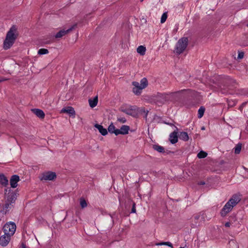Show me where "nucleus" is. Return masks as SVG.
<instances>
[{"label": "nucleus", "instance_id": "obj_38", "mask_svg": "<svg viewBox=\"0 0 248 248\" xmlns=\"http://www.w3.org/2000/svg\"><path fill=\"white\" fill-rule=\"evenodd\" d=\"M244 53L242 51L239 52L237 58L238 59H241L244 57Z\"/></svg>", "mask_w": 248, "mask_h": 248}, {"label": "nucleus", "instance_id": "obj_31", "mask_svg": "<svg viewBox=\"0 0 248 248\" xmlns=\"http://www.w3.org/2000/svg\"><path fill=\"white\" fill-rule=\"evenodd\" d=\"M140 109H142V110L139 111V114H144L143 117L146 120L147 119V115H148V110H146L144 108H140Z\"/></svg>", "mask_w": 248, "mask_h": 248}, {"label": "nucleus", "instance_id": "obj_39", "mask_svg": "<svg viewBox=\"0 0 248 248\" xmlns=\"http://www.w3.org/2000/svg\"><path fill=\"white\" fill-rule=\"evenodd\" d=\"M136 204L135 202H133L132 205V208L131 209V213H136Z\"/></svg>", "mask_w": 248, "mask_h": 248}, {"label": "nucleus", "instance_id": "obj_14", "mask_svg": "<svg viewBox=\"0 0 248 248\" xmlns=\"http://www.w3.org/2000/svg\"><path fill=\"white\" fill-rule=\"evenodd\" d=\"M13 206V204H11L9 202H5L0 212L3 214L6 215Z\"/></svg>", "mask_w": 248, "mask_h": 248}, {"label": "nucleus", "instance_id": "obj_32", "mask_svg": "<svg viewBox=\"0 0 248 248\" xmlns=\"http://www.w3.org/2000/svg\"><path fill=\"white\" fill-rule=\"evenodd\" d=\"M142 88H133V92L136 95H140L141 93V91L142 90Z\"/></svg>", "mask_w": 248, "mask_h": 248}, {"label": "nucleus", "instance_id": "obj_27", "mask_svg": "<svg viewBox=\"0 0 248 248\" xmlns=\"http://www.w3.org/2000/svg\"><path fill=\"white\" fill-rule=\"evenodd\" d=\"M141 87L143 89L148 86V81L146 78H143L140 80Z\"/></svg>", "mask_w": 248, "mask_h": 248}, {"label": "nucleus", "instance_id": "obj_52", "mask_svg": "<svg viewBox=\"0 0 248 248\" xmlns=\"http://www.w3.org/2000/svg\"><path fill=\"white\" fill-rule=\"evenodd\" d=\"M179 248H184V247H180Z\"/></svg>", "mask_w": 248, "mask_h": 248}, {"label": "nucleus", "instance_id": "obj_50", "mask_svg": "<svg viewBox=\"0 0 248 248\" xmlns=\"http://www.w3.org/2000/svg\"><path fill=\"white\" fill-rule=\"evenodd\" d=\"M186 43H187V46L188 45V39L187 38V42H186Z\"/></svg>", "mask_w": 248, "mask_h": 248}, {"label": "nucleus", "instance_id": "obj_36", "mask_svg": "<svg viewBox=\"0 0 248 248\" xmlns=\"http://www.w3.org/2000/svg\"><path fill=\"white\" fill-rule=\"evenodd\" d=\"M117 121L121 123H125L126 122V120L124 117H117Z\"/></svg>", "mask_w": 248, "mask_h": 248}, {"label": "nucleus", "instance_id": "obj_51", "mask_svg": "<svg viewBox=\"0 0 248 248\" xmlns=\"http://www.w3.org/2000/svg\"><path fill=\"white\" fill-rule=\"evenodd\" d=\"M230 243H234V241H232L231 242H230Z\"/></svg>", "mask_w": 248, "mask_h": 248}, {"label": "nucleus", "instance_id": "obj_47", "mask_svg": "<svg viewBox=\"0 0 248 248\" xmlns=\"http://www.w3.org/2000/svg\"><path fill=\"white\" fill-rule=\"evenodd\" d=\"M182 134L184 135L185 136V137H186V132H184Z\"/></svg>", "mask_w": 248, "mask_h": 248}, {"label": "nucleus", "instance_id": "obj_7", "mask_svg": "<svg viewBox=\"0 0 248 248\" xmlns=\"http://www.w3.org/2000/svg\"><path fill=\"white\" fill-rule=\"evenodd\" d=\"M191 226L192 228H195L200 225V222L204 221V216L203 214L202 216L196 215L191 218Z\"/></svg>", "mask_w": 248, "mask_h": 248}, {"label": "nucleus", "instance_id": "obj_25", "mask_svg": "<svg viewBox=\"0 0 248 248\" xmlns=\"http://www.w3.org/2000/svg\"><path fill=\"white\" fill-rule=\"evenodd\" d=\"M153 148L154 150L157 151L159 153H165V149L163 146H160L158 144H154L153 145Z\"/></svg>", "mask_w": 248, "mask_h": 248}, {"label": "nucleus", "instance_id": "obj_49", "mask_svg": "<svg viewBox=\"0 0 248 248\" xmlns=\"http://www.w3.org/2000/svg\"><path fill=\"white\" fill-rule=\"evenodd\" d=\"M204 129H205V128H204V126H203V127H202V130H204Z\"/></svg>", "mask_w": 248, "mask_h": 248}, {"label": "nucleus", "instance_id": "obj_30", "mask_svg": "<svg viewBox=\"0 0 248 248\" xmlns=\"http://www.w3.org/2000/svg\"><path fill=\"white\" fill-rule=\"evenodd\" d=\"M241 148L242 144L240 143H238L234 148V153L235 154H239L241 151Z\"/></svg>", "mask_w": 248, "mask_h": 248}, {"label": "nucleus", "instance_id": "obj_3", "mask_svg": "<svg viewBox=\"0 0 248 248\" xmlns=\"http://www.w3.org/2000/svg\"><path fill=\"white\" fill-rule=\"evenodd\" d=\"M218 84V86L220 88L221 93H226V92L224 87L226 86L230 87L231 85H232V86H234V85L236 84V81L227 77L220 79Z\"/></svg>", "mask_w": 248, "mask_h": 248}, {"label": "nucleus", "instance_id": "obj_5", "mask_svg": "<svg viewBox=\"0 0 248 248\" xmlns=\"http://www.w3.org/2000/svg\"><path fill=\"white\" fill-rule=\"evenodd\" d=\"M3 230L5 234L13 236L16 230V225L14 222L6 223L3 227Z\"/></svg>", "mask_w": 248, "mask_h": 248}, {"label": "nucleus", "instance_id": "obj_46", "mask_svg": "<svg viewBox=\"0 0 248 248\" xmlns=\"http://www.w3.org/2000/svg\"><path fill=\"white\" fill-rule=\"evenodd\" d=\"M164 123L168 125H173V124L164 121Z\"/></svg>", "mask_w": 248, "mask_h": 248}, {"label": "nucleus", "instance_id": "obj_22", "mask_svg": "<svg viewBox=\"0 0 248 248\" xmlns=\"http://www.w3.org/2000/svg\"><path fill=\"white\" fill-rule=\"evenodd\" d=\"M16 195L14 193H12L10 195H9L7 197V199L6 202H9L11 204H13L15 203L16 200Z\"/></svg>", "mask_w": 248, "mask_h": 248}, {"label": "nucleus", "instance_id": "obj_34", "mask_svg": "<svg viewBox=\"0 0 248 248\" xmlns=\"http://www.w3.org/2000/svg\"><path fill=\"white\" fill-rule=\"evenodd\" d=\"M49 51L47 49L41 48L38 51V54L39 55H44L48 53Z\"/></svg>", "mask_w": 248, "mask_h": 248}, {"label": "nucleus", "instance_id": "obj_42", "mask_svg": "<svg viewBox=\"0 0 248 248\" xmlns=\"http://www.w3.org/2000/svg\"><path fill=\"white\" fill-rule=\"evenodd\" d=\"M231 223L230 221L227 222L225 224V226L226 227H229L230 226Z\"/></svg>", "mask_w": 248, "mask_h": 248}, {"label": "nucleus", "instance_id": "obj_6", "mask_svg": "<svg viewBox=\"0 0 248 248\" xmlns=\"http://www.w3.org/2000/svg\"><path fill=\"white\" fill-rule=\"evenodd\" d=\"M186 48V37H183L179 39L177 43L174 52L177 54H180Z\"/></svg>", "mask_w": 248, "mask_h": 248}, {"label": "nucleus", "instance_id": "obj_11", "mask_svg": "<svg viewBox=\"0 0 248 248\" xmlns=\"http://www.w3.org/2000/svg\"><path fill=\"white\" fill-rule=\"evenodd\" d=\"M11 236L7 234H5L1 236L0 237V245L2 247H6L9 243L11 240Z\"/></svg>", "mask_w": 248, "mask_h": 248}, {"label": "nucleus", "instance_id": "obj_28", "mask_svg": "<svg viewBox=\"0 0 248 248\" xmlns=\"http://www.w3.org/2000/svg\"><path fill=\"white\" fill-rule=\"evenodd\" d=\"M205 108L203 106H201L198 110V118H201L204 113L205 111Z\"/></svg>", "mask_w": 248, "mask_h": 248}, {"label": "nucleus", "instance_id": "obj_21", "mask_svg": "<svg viewBox=\"0 0 248 248\" xmlns=\"http://www.w3.org/2000/svg\"><path fill=\"white\" fill-rule=\"evenodd\" d=\"M167 246L171 248H173L172 244L170 242H163L160 243H152L150 246Z\"/></svg>", "mask_w": 248, "mask_h": 248}, {"label": "nucleus", "instance_id": "obj_12", "mask_svg": "<svg viewBox=\"0 0 248 248\" xmlns=\"http://www.w3.org/2000/svg\"><path fill=\"white\" fill-rule=\"evenodd\" d=\"M20 180L19 177L17 175H12L10 180V183L11 187L16 188L17 186V182Z\"/></svg>", "mask_w": 248, "mask_h": 248}, {"label": "nucleus", "instance_id": "obj_26", "mask_svg": "<svg viewBox=\"0 0 248 248\" xmlns=\"http://www.w3.org/2000/svg\"><path fill=\"white\" fill-rule=\"evenodd\" d=\"M146 47L143 46H138L137 49V51L140 55L143 56L145 54L146 51Z\"/></svg>", "mask_w": 248, "mask_h": 248}, {"label": "nucleus", "instance_id": "obj_44", "mask_svg": "<svg viewBox=\"0 0 248 248\" xmlns=\"http://www.w3.org/2000/svg\"><path fill=\"white\" fill-rule=\"evenodd\" d=\"M7 79L4 78H0V82L7 80Z\"/></svg>", "mask_w": 248, "mask_h": 248}, {"label": "nucleus", "instance_id": "obj_53", "mask_svg": "<svg viewBox=\"0 0 248 248\" xmlns=\"http://www.w3.org/2000/svg\"><path fill=\"white\" fill-rule=\"evenodd\" d=\"M189 91V90H187V93Z\"/></svg>", "mask_w": 248, "mask_h": 248}, {"label": "nucleus", "instance_id": "obj_41", "mask_svg": "<svg viewBox=\"0 0 248 248\" xmlns=\"http://www.w3.org/2000/svg\"><path fill=\"white\" fill-rule=\"evenodd\" d=\"M228 105L231 107L233 106L235 104L233 101H232V102H231V101H228Z\"/></svg>", "mask_w": 248, "mask_h": 248}, {"label": "nucleus", "instance_id": "obj_48", "mask_svg": "<svg viewBox=\"0 0 248 248\" xmlns=\"http://www.w3.org/2000/svg\"><path fill=\"white\" fill-rule=\"evenodd\" d=\"M186 137H187V141L189 140V137L188 136V134H187V136H186Z\"/></svg>", "mask_w": 248, "mask_h": 248}, {"label": "nucleus", "instance_id": "obj_55", "mask_svg": "<svg viewBox=\"0 0 248 248\" xmlns=\"http://www.w3.org/2000/svg\"><path fill=\"white\" fill-rule=\"evenodd\" d=\"M247 26L248 27V24H247Z\"/></svg>", "mask_w": 248, "mask_h": 248}, {"label": "nucleus", "instance_id": "obj_43", "mask_svg": "<svg viewBox=\"0 0 248 248\" xmlns=\"http://www.w3.org/2000/svg\"><path fill=\"white\" fill-rule=\"evenodd\" d=\"M205 182L204 181H200L198 183L199 185H205Z\"/></svg>", "mask_w": 248, "mask_h": 248}, {"label": "nucleus", "instance_id": "obj_13", "mask_svg": "<svg viewBox=\"0 0 248 248\" xmlns=\"http://www.w3.org/2000/svg\"><path fill=\"white\" fill-rule=\"evenodd\" d=\"M130 129V127L128 125H123L120 129H118L117 132V136L119 134L126 135L128 133V131Z\"/></svg>", "mask_w": 248, "mask_h": 248}, {"label": "nucleus", "instance_id": "obj_4", "mask_svg": "<svg viewBox=\"0 0 248 248\" xmlns=\"http://www.w3.org/2000/svg\"><path fill=\"white\" fill-rule=\"evenodd\" d=\"M120 110L125 114L130 115L133 117L137 118L139 115V111L142 109H140L139 108L135 106H129L128 108H124L121 107Z\"/></svg>", "mask_w": 248, "mask_h": 248}, {"label": "nucleus", "instance_id": "obj_37", "mask_svg": "<svg viewBox=\"0 0 248 248\" xmlns=\"http://www.w3.org/2000/svg\"><path fill=\"white\" fill-rule=\"evenodd\" d=\"M132 85L134 86V88H141L140 84L138 82L133 81L132 82Z\"/></svg>", "mask_w": 248, "mask_h": 248}, {"label": "nucleus", "instance_id": "obj_15", "mask_svg": "<svg viewBox=\"0 0 248 248\" xmlns=\"http://www.w3.org/2000/svg\"><path fill=\"white\" fill-rule=\"evenodd\" d=\"M241 201V198L239 196L234 194L232 197L229 200L228 202H229V203L233 205V207L235 206L240 201Z\"/></svg>", "mask_w": 248, "mask_h": 248}, {"label": "nucleus", "instance_id": "obj_10", "mask_svg": "<svg viewBox=\"0 0 248 248\" xmlns=\"http://www.w3.org/2000/svg\"><path fill=\"white\" fill-rule=\"evenodd\" d=\"M76 26L77 25L75 24L67 30H62L60 31L58 33L56 34L55 37L56 38H60L62 37V36L69 33L70 31H72L76 27Z\"/></svg>", "mask_w": 248, "mask_h": 248}, {"label": "nucleus", "instance_id": "obj_19", "mask_svg": "<svg viewBox=\"0 0 248 248\" xmlns=\"http://www.w3.org/2000/svg\"><path fill=\"white\" fill-rule=\"evenodd\" d=\"M94 126L98 130L99 132L103 136H106L108 134V131L107 129L104 128L102 125L99 124H95Z\"/></svg>", "mask_w": 248, "mask_h": 248}, {"label": "nucleus", "instance_id": "obj_16", "mask_svg": "<svg viewBox=\"0 0 248 248\" xmlns=\"http://www.w3.org/2000/svg\"><path fill=\"white\" fill-rule=\"evenodd\" d=\"M31 111L40 119H44L45 116L44 111L39 108H33Z\"/></svg>", "mask_w": 248, "mask_h": 248}, {"label": "nucleus", "instance_id": "obj_24", "mask_svg": "<svg viewBox=\"0 0 248 248\" xmlns=\"http://www.w3.org/2000/svg\"><path fill=\"white\" fill-rule=\"evenodd\" d=\"M108 131L111 134H114L116 136H117V131L118 129H116L113 124L111 123L108 127Z\"/></svg>", "mask_w": 248, "mask_h": 248}, {"label": "nucleus", "instance_id": "obj_1", "mask_svg": "<svg viewBox=\"0 0 248 248\" xmlns=\"http://www.w3.org/2000/svg\"><path fill=\"white\" fill-rule=\"evenodd\" d=\"M16 29L15 26H13L7 32L6 38L3 42V48L5 50L9 49L14 44L17 35L15 34Z\"/></svg>", "mask_w": 248, "mask_h": 248}, {"label": "nucleus", "instance_id": "obj_17", "mask_svg": "<svg viewBox=\"0 0 248 248\" xmlns=\"http://www.w3.org/2000/svg\"><path fill=\"white\" fill-rule=\"evenodd\" d=\"M170 141L172 144L176 143L178 141L177 132L173 131L170 135Z\"/></svg>", "mask_w": 248, "mask_h": 248}, {"label": "nucleus", "instance_id": "obj_33", "mask_svg": "<svg viewBox=\"0 0 248 248\" xmlns=\"http://www.w3.org/2000/svg\"><path fill=\"white\" fill-rule=\"evenodd\" d=\"M80 205L82 208H85L87 206V203L85 200L83 198L80 199Z\"/></svg>", "mask_w": 248, "mask_h": 248}, {"label": "nucleus", "instance_id": "obj_9", "mask_svg": "<svg viewBox=\"0 0 248 248\" xmlns=\"http://www.w3.org/2000/svg\"><path fill=\"white\" fill-rule=\"evenodd\" d=\"M232 208L233 205L230 204L229 202H227L220 211L221 216L222 217H225L228 213L232 211Z\"/></svg>", "mask_w": 248, "mask_h": 248}, {"label": "nucleus", "instance_id": "obj_35", "mask_svg": "<svg viewBox=\"0 0 248 248\" xmlns=\"http://www.w3.org/2000/svg\"><path fill=\"white\" fill-rule=\"evenodd\" d=\"M167 18V13H164L161 17V20L160 22L161 23H164Z\"/></svg>", "mask_w": 248, "mask_h": 248}, {"label": "nucleus", "instance_id": "obj_45", "mask_svg": "<svg viewBox=\"0 0 248 248\" xmlns=\"http://www.w3.org/2000/svg\"><path fill=\"white\" fill-rule=\"evenodd\" d=\"M21 248H26V245L25 243H22L21 245Z\"/></svg>", "mask_w": 248, "mask_h": 248}, {"label": "nucleus", "instance_id": "obj_20", "mask_svg": "<svg viewBox=\"0 0 248 248\" xmlns=\"http://www.w3.org/2000/svg\"><path fill=\"white\" fill-rule=\"evenodd\" d=\"M0 184L3 186H6L8 185V180L3 173H0Z\"/></svg>", "mask_w": 248, "mask_h": 248}, {"label": "nucleus", "instance_id": "obj_8", "mask_svg": "<svg viewBox=\"0 0 248 248\" xmlns=\"http://www.w3.org/2000/svg\"><path fill=\"white\" fill-rule=\"evenodd\" d=\"M57 177L56 174L55 172L50 171H46L43 174V176L41 178V180L45 181H53Z\"/></svg>", "mask_w": 248, "mask_h": 248}, {"label": "nucleus", "instance_id": "obj_40", "mask_svg": "<svg viewBox=\"0 0 248 248\" xmlns=\"http://www.w3.org/2000/svg\"><path fill=\"white\" fill-rule=\"evenodd\" d=\"M229 218V220L231 222H232V221H235L236 220L235 216H231Z\"/></svg>", "mask_w": 248, "mask_h": 248}, {"label": "nucleus", "instance_id": "obj_23", "mask_svg": "<svg viewBox=\"0 0 248 248\" xmlns=\"http://www.w3.org/2000/svg\"><path fill=\"white\" fill-rule=\"evenodd\" d=\"M97 103H98L97 96H95L93 99H89V105L92 108H93L95 106H96Z\"/></svg>", "mask_w": 248, "mask_h": 248}, {"label": "nucleus", "instance_id": "obj_18", "mask_svg": "<svg viewBox=\"0 0 248 248\" xmlns=\"http://www.w3.org/2000/svg\"><path fill=\"white\" fill-rule=\"evenodd\" d=\"M61 111L62 112H66L69 114L70 116H75V111L73 108L71 107H68L66 108H63Z\"/></svg>", "mask_w": 248, "mask_h": 248}, {"label": "nucleus", "instance_id": "obj_29", "mask_svg": "<svg viewBox=\"0 0 248 248\" xmlns=\"http://www.w3.org/2000/svg\"><path fill=\"white\" fill-rule=\"evenodd\" d=\"M207 155V153L203 151H201L197 155L199 158H204Z\"/></svg>", "mask_w": 248, "mask_h": 248}, {"label": "nucleus", "instance_id": "obj_54", "mask_svg": "<svg viewBox=\"0 0 248 248\" xmlns=\"http://www.w3.org/2000/svg\"><path fill=\"white\" fill-rule=\"evenodd\" d=\"M143 0H140V1H142Z\"/></svg>", "mask_w": 248, "mask_h": 248}, {"label": "nucleus", "instance_id": "obj_2", "mask_svg": "<svg viewBox=\"0 0 248 248\" xmlns=\"http://www.w3.org/2000/svg\"><path fill=\"white\" fill-rule=\"evenodd\" d=\"M174 93H158L154 98L155 102L156 105L161 106L166 102L170 100L171 98L173 96Z\"/></svg>", "mask_w": 248, "mask_h": 248}]
</instances>
